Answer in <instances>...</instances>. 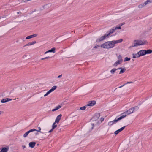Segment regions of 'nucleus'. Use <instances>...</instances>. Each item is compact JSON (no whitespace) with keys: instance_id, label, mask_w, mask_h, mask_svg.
I'll return each instance as SVG.
<instances>
[{"instance_id":"f257e3e1","label":"nucleus","mask_w":152,"mask_h":152,"mask_svg":"<svg viewBox=\"0 0 152 152\" xmlns=\"http://www.w3.org/2000/svg\"><path fill=\"white\" fill-rule=\"evenodd\" d=\"M123 40L121 39L118 40H112L107 42L101 44L100 47L101 48L109 49L113 48L115 44L121 43Z\"/></svg>"},{"instance_id":"f03ea898","label":"nucleus","mask_w":152,"mask_h":152,"mask_svg":"<svg viewBox=\"0 0 152 152\" xmlns=\"http://www.w3.org/2000/svg\"><path fill=\"white\" fill-rule=\"evenodd\" d=\"M147 43V42L145 40H135L133 43L132 47H136L139 45H143Z\"/></svg>"},{"instance_id":"7ed1b4c3","label":"nucleus","mask_w":152,"mask_h":152,"mask_svg":"<svg viewBox=\"0 0 152 152\" xmlns=\"http://www.w3.org/2000/svg\"><path fill=\"white\" fill-rule=\"evenodd\" d=\"M118 60L115 62L113 64V66L117 67L118 65L121 64L123 62L122 57L120 55H119L117 57Z\"/></svg>"},{"instance_id":"20e7f679","label":"nucleus","mask_w":152,"mask_h":152,"mask_svg":"<svg viewBox=\"0 0 152 152\" xmlns=\"http://www.w3.org/2000/svg\"><path fill=\"white\" fill-rule=\"evenodd\" d=\"M99 116V115L98 114L97 116H94L92 118V120L93 122L91 124L93 126L98 125L99 124V121L98 120Z\"/></svg>"},{"instance_id":"39448f33","label":"nucleus","mask_w":152,"mask_h":152,"mask_svg":"<svg viewBox=\"0 0 152 152\" xmlns=\"http://www.w3.org/2000/svg\"><path fill=\"white\" fill-rule=\"evenodd\" d=\"M138 109V107H134L131 108L129 110L126 111V113L127 115H129L133 113L134 110H137Z\"/></svg>"},{"instance_id":"423d86ee","label":"nucleus","mask_w":152,"mask_h":152,"mask_svg":"<svg viewBox=\"0 0 152 152\" xmlns=\"http://www.w3.org/2000/svg\"><path fill=\"white\" fill-rule=\"evenodd\" d=\"M57 88V86H53L51 89L49 91H48L44 95V97H46L50 93L53 92L54 90H56Z\"/></svg>"},{"instance_id":"0eeeda50","label":"nucleus","mask_w":152,"mask_h":152,"mask_svg":"<svg viewBox=\"0 0 152 152\" xmlns=\"http://www.w3.org/2000/svg\"><path fill=\"white\" fill-rule=\"evenodd\" d=\"M108 37V35H107L106 33L103 36H102L100 38L97 39L96 40V42H99L100 41H102L105 39L106 38Z\"/></svg>"},{"instance_id":"6e6552de","label":"nucleus","mask_w":152,"mask_h":152,"mask_svg":"<svg viewBox=\"0 0 152 152\" xmlns=\"http://www.w3.org/2000/svg\"><path fill=\"white\" fill-rule=\"evenodd\" d=\"M119 121L117 118H116L114 120L110 121L108 123V125L109 126H111L116 123L118 121Z\"/></svg>"},{"instance_id":"1a4fd4ad","label":"nucleus","mask_w":152,"mask_h":152,"mask_svg":"<svg viewBox=\"0 0 152 152\" xmlns=\"http://www.w3.org/2000/svg\"><path fill=\"white\" fill-rule=\"evenodd\" d=\"M127 115H128L127 114H126V112L125 111L122 113L121 115V116L117 118L119 121H120L126 117Z\"/></svg>"},{"instance_id":"9d476101","label":"nucleus","mask_w":152,"mask_h":152,"mask_svg":"<svg viewBox=\"0 0 152 152\" xmlns=\"http://www.w3.org/2000/svg\"><path fill=\"white\" fill-rule=\"evenodd\" d=\"M96 104V102L94 101H91L88 102L87 104V106H92Z\"/></svg>"},{"instance_id":"9b49d317","label":"nucleus","mask_w":152,"mask_h":152,"mask_svg":"<svg viewBox=\"0 0 152 152\" xmlns=\"http://www.w3.org/2000/svg\"><path fill=\"white\" fill-rule=\"evenodd\" d=\"M140 56H144L146 55L145 50H142L138 52Z\"/></svg>"},{"instance_id":"f8f14e48","label":"nucleus","mask_w":152,"mask_h":152,"mask_svg":"<svg viewBox=\"0 0 152 152\" xmlns=\"http://www.w3.org/2000/svg\"><path fill=\"white\" fill-rule=\"evenodd\" d=\"M12 100V99L8 98H7L4 99H2L1 101V103H4L7 102H8L11 101Z\"/></svg>"},{"instance_id":"ddd939ff","label":"nucleus","mask_w":152,"mask_h":152,"mask_svg":"<svg viewBox=\"0 0 152 152\" xmlns=\"http://www.w3.org/2000/svg\"><path fill=\"white\" fill-rule=\"evenodd\" d=\"M117 69L120 70L119 74L124 73L126 70V69L125 67L122 68V67H120L117 68Z\"/></svg>"},{"instance_id":"4468645a","label":"nucleus","mask_w":152,"mask_h":152,"mask_svg":"<svg viewBox=\"0 0 152 152\" xmlns=\"http://www.w3.org/2000/svg\"><path fill=\"white\" fill-rule=\"evenodd\" d=\"M148 3V2L147 1H145L144 3H142L140 4H139L138 6V8H142L143 7L145 6Z\"/></svg>"},{"instance_id":"2eb2a0df","label":"nucleus","mask_w":152,"mask_h":152,"mask_svg":"<svg viewBox=\"0 0 152 152\" xmlns=\"http://www.w3.org/2000/svg\"><path fill=\"white\" fill-rule=\"evenodd\" d=\"M116 30L115 29V28L113 27L106 34L107 35H108V36L109 37L110 35V34L113 33Z\"/></svg>"},{"instance_id":"dca6fc26","label":"nucleus","mask_w":152,"mask_h":152,"mask_svg":"<svg viewBox=\"0 0 152 152\" xmlns=\"http://www.w3.org/2000/svg\"><path fill=\"white\" fill-rule=\"evenodd\" d=\"M61 114H60L59 115H58L57 117L55 122V123H56L57 124H58L59 123L60 120L61 119Z\"/></svg>"},{"instance_id":"f3484780","label":"nucleus","mask_w":152,"mask_h":152,"mask_svg":"<svg viewBox=\"0 0 152 152\" xmlns=\"http://www.w3.org/2000/svg\"><path fill=\"white\" fill-rule=\"evenodd\" d=\"M34 130H34V129H30V130H29L26 133H25L23 135V137H27V136L28 135V134L30 132H34Z\"/></svg>"},{"instance_id":"a211bd4d","label":"nucleus","mask_w":152,"mask_h":152,"mask_svg":"<svg viewBox=\"0 0 152 152\" xmlns=\"http://www.w3.org/2000/svg\"><path fill=\"white\" fill-rule=\"evenodd\" d=\"M9 149V147L7 146L5 147H4L1 148L0 152H7Z\"/></svg>"},{"instance_id":"6ab92c4d","label":"nucleus","mask_w":152,"mask_h":152,"mask_svg":"<svg viewBox=\"0 0 152 152\" xmlns=\"http://www.w3.org/2000/svg\"><path fill=\"white\" fill-rule=\"evenodd\" d=\"M125 126H124L120 128L119 129L115 131L114 133L116 135L118 134L119 132L122 131L125 128Z\"/></svg>"},{"instance_id":"aec40b11","label":"nucleus","mask_w":152,"mask_h":152,"mask_svg":"<svg viewBox=\"0 0 152 152\" xmlns=\"http://www.w3.org/2000/svg\"><path fill=\"white\" fill-rule=\"evenodd\" d=\"M36 142H30L29 144V147L33 148H34L35 145H36Z\"/></svg>"},{"instance_id":"412c9836","label":"nucleus","mask_w":152,"mask_h":152,"mask_svg":"<svg viewBox=\"0 0 152 152\" xmlns=\"http://www.w3.org/2000/svg\"><path fill=\"white\" fill-rule=\"evenodd\" d=\"M36 43V42L35 41H34L31 42H29L26 45H25V46H30L32 45H33L34 44Z\"/></svg>"},{"instance_id":"4be33fe9","label":"nucleus","mask_w":152,"mask_h":152,"mask_svg":"<svg viewBox=\"0 0 152 152\" xmlns=\"http://www.w3.org/2000/svg\"><path fill=\"white\" fill-rule=\"evenodd\" d=\"M132 56L133 58H137L140 57L138 52L136 53L132 54Z\"/></svg>"},{"instance_id":"5701e85b","label":"nucleus","mask_w":152,"mask_h":152,"mask_svg":"<svg viewBox=\"0 0 152 152\" xmlns=\"http://www.w3.org/2000/svg\"><path fill=\"white\" fill-rule=\"evenodd\" d=\"M118 70V69L116 68H113L110 71V73L112 74H113L115 72V71Z\"/></svg>"},{"instance_id":"b1692460","label":"nucleus","mask_w":152,"mask_h":152,"mask_svg":"<svg viewBox=\"0 0 152 152\" xmlns=\"http://www.w3.org/2000/svg\"><path fill=\"white\" fill-rule=\"evenodd\" d=\"M34 129V130H34V131H37L38 132H40V133H42V132L41 131V129L40 127H37V129Z\"/></svg>"},{"instance_id":"393cba45","label":"nucleus","mask_w":152,"mask_h":152,"mask_svg":"<svg viewBox=\"0 0 152 152\" xmlns=\"http://www.w3.org/2000/svg\"><path fill=\"white\" fill-rule=\"evenodd\" d=\"M146 54H150L152 53V50L150 49H149L147 50H145Z\"/></svg>"},{"instance_id":"a878e982","label":"nucleus","mask_w":152,"mask_h":152,"mask_svg":"<svg viewBox=\"0 0 152 152\" xmlns=\"http://www.w3.org/2000/svg\"><path fill=\"white\" fill-rule=\"evenodd\" d=\"M56 48H52L50 50H49L50 53H53L55 52Z\"/></svg>"},{"instance_id":"bb28decb","label":"nucleus","mask_w":152,"mask_h":152,"mask_svg":"<svg viewBox=\"0 0 152 152\" xmlns=\"http://www.w3.org/2000/svg\"><path fill=\"white\" fill-rule=\"evenodd\" d=\"M57 123H55V122H54L53 124L52 125V128H53V129H54L55 128L57 127V125L56 124Z\"/></svg>"},{"instance_id":"cd10ccee","label":"nucleus","mask_w":152,"mask_h":152,"mask_svg":"<svg viewBox=\"0 0 152 152\" xmlns=\"http://www.w3.org/2000/svg\"><path fill=\"white\" fill-rule=\"evenodd\" d=\"M130 59H131L130 58L126 57L124 59V61L126 62V61H129L130 60Z\"/></svg>"},{"instance_id":"c85d7f7f","label":"nucleus","mask_w":152,"mask_h":152,"mask_svg":"<svg viewBox=\"0 0 152 152\" xmlns=\"http://www.w3.org/2000/svg\"><path fill=\"white\" fill-rule=\"evenodd\" d=\"M115 28V29L116 30L117 29H121V27H120L118 25L114 27Z\"/></svg>"},{"instance_id":"c756f323","label":"nucleus","mask_w":152,"mask_h":152,"mask_svg":"<svg viewBox=\"0 0 152 152\" xmlns=\"http://www.w3.org/2000/svg\"><path fill=\"white\" fill-rule=\"evenodd\" d=\"M133 82H132V81H131V82H127V83H126L125 84H124L123 86H120L119 87V88H121L123 86H125L126 84H129V83H133Z\"/></svg>"},{"instance_id":"7c9ffc66","label":"nucleus","mask_w":152,"mask_h":152,"mask_svg":"<svg viewBox=\"0 0 152 152\" xmlns=\"http://www.w3.org/2000/svg\"><path fill=\"white\" fill-rule=\"evenodd\" d=\"M87 107V105H86V106L80 107V109L82 110H84L86 109Z\"/></svg>"},{"instance_id":"2f4dec72","label":"nucleus","mask_w":152,"mask_h":152,"mask_svg":"<svg viewBox=\"0 0 152 152\" xmlns=\"http://www.w3.org/2000/svg\"><path fill=\"white\" fill-rule=\"evenodd\" d=\"M125 24V23L124 22H123L119 24L118 25L120 27L122 26L123 25H124Z\"/></svg>"},{"instance_id":"473e14b6","label":"nucleus","mask_w":152,"mask_h":152,"mask_svg":"<svg viewBox=\"0 0 152 152\" xmlns=\"http://www.w3.org/2000/svg\"><path fill=\"white\" fill-rule=\"evenodd\" d=\"M50 58V56H47V57H45L44 58H42L41 59V60H44V59H46Z\"/></svg>"},{"instance_id":"72a5a7b5","label":"nucleus","mask_w":152,"mask_h":152,"mask_svg":"<svg viewBox=\"0 0 152 152\" xmlns=\"http://www.w3.org/2000/svg\"><path fill=\"white\" fill-rule=\"evenodd\" d=\"M61 107V106L60 105H58L56 107H55L56 108V109L58 110Z\"/></svg>"},{"instance_id":"f704fd0d","label":"nucleus","mask_w":152,"mask_h":152,"mask_svg":"<svg viewBox=\"0 0 152 152\" xmlns=\"http://www.w3.org/2000/svg\"><path fill=\"white\" fill-rule=\"evenodd\" d=\"M100 47V46L99 45H97L95 46L94 47V48L95 49H96V48H99V47Z\"/></svg>"},{"instance_id":"c9c22d12","label":"nucleus","mask_w":152,"mask_h":152,"mask_svg":"<svg viewBox=\"0 0 152 152\" xmlns=\"http://www.w3.org/2000/svg\"><path fill=\"white\" fill-rule=\"evenodd\" d=\"M31 38V37L30 35L27 37L26 38V39H30Z\"/></svg>"},{"instance_id":"e433bc0d","label":"nucleus","mask_w":152,"mask_h":152,"mask_svg":"<svg viewBox=\"0 0 152 152\" xmlns=\"http://www.w3.org/2000/svg\"><path fill=\"white\" fill-rule=\"evenodd\" d=\"M104 120V118H100L101 122L102 123Z\"/></svg>"},{"instance_id":"4c0bfd02","label":"nucleus","mask_w":152,"mask_h":152,"mask_svg":"<svg viewBox=\"0 0 152 152\" xmlns=\"http://www.w3.org/2000/svg\"><path fill=\"white\" fill-rule=\"evenodd\" d=\"M62 76V75H59L57 77H58V78H60Z\"/></svg>"},{"instance_id":"58836bf2","label":"nucleus","mask_w":152,"mask_h":152,"mask_svg":"<svg viewBox=\"0 0 152 152\" xmlns=\"http://www.w3.org/2000/svg\"><path fill=\"white\" fill-rule=\"evenodd\" d=\"M57 110L56 109V107L54 109H53V110H52V111L53 112H54V111H55L56 110Z\"/></svg>"},{"instance_id":"ea45409f","label":"nucleus","mask_w":152,"mask_h":152,"mask_svg":"<svg viewBox=\"0 0 152 152\" xmlns=\"http://www.w3.org/2000/svg\"><path fill=\"white\" fill-rule=\"evenodd\" d=\"M53 128H52L48 132H49V133L51 132H52V131H53Z\"/></svg>"},{"instance_id":"a19ab883","label":"nucleus","mask_w":152,"mask_h":152,"mask_svg":"<svg viewBox=\"0 0 152 152\" xmlns=\"http://www.w3.org/2000/svg\"><path fill=\"white\" fill-rule=\"evenodd\" d=\"M148 2L151 3L152 2V0H147Z\"/></svg>"},{"instance_id":"79ce46f5","label":"nucleus","mask_w":152,"mask_h":152,"mask_svg":"<svg viewBox=\"0 0 152 152\" xmlns=\"http://www.w3.org/2000/svg\"><path fill=\"white\" fill-rule=\"evenodd\" d=\"M34 37H36L37 36V34H33Z\"/></svg>"},{"instance_id":"37998d69","label":"nucleus","mask_w":152,"mask_h":152,"mask_svg":"<svg viewBox=\"0 0 152 152\" xmlns=\"http://www.w3.org/2000/svg\"><path fill=\"white\" fill-rule=\"evenodd\" d=\"M48 53H50L49 52V50H48L47 51H46V52H45V54H46Z\"/></svg>"},{"instance_id":"c03bdc74","label":"nucleus","mask_w":152,"mask_h":152,"mask_svg":"<svg viewBox=\"0 0 152 152\" xmlns=\"http://www.w3.org/2000/svg\"><path fill=\"white\" fill-rule=\"evenodd\" d=\"M20 13H21V12L20 11H18V12H17V13L18 14H20Z\"/></svg>"},{"instance_id":"a18cd8bd","label":"nucleus","mask_w":152,"mask_h":152,"mask_svg":"<svg viewBox=\"0 0 152 152\" xmlns=\"http://www.w3.org/2000/svg\"><path fill=\"white\" fill-rule=\"evenodd\" d=\"M22 147L23 149H24V148H26V146H25V145L22 146Z\"/></svg>"},{"instance_id":"49530a36","label":"nucleus","mask_w":152,"mask_h":152,"mask_svg":"<svg viewBox=\"0 0 152 152\" xmlns=\"http://www.w3.org/2000/svg\"><path fill=\"white\" fill-rule=\"evenodd\" d=\"M31 37V38H33V37H34V36L33 35H30Z\"/></svg>"},{"instance_id":"de8ad7c7","label":"nucleus","mask_w":152,"mask_h":152,"mask_svg":"<svg viewBox=\"0 0 152 152\" xmlns=\"http://www.w3.org/2000/svg\"><path fill=\"white\" fill-rule=\"evenodd\" d=\"M35 135H38V133H36L35 134Z\"/></svg>"},{"instance_id":"09e8293b","label":"nucleus","mask_w":152,"mask_h":152,"mask_svg":"<svg viewBox=\"0 0 152 152\" xmlns=\"http://www.w3.org/2000/svg\"><path fill=\"white\" fill-rule=\"evenodd\" d=\"M1 112L0 111V114H1Z\"/></svg>"}]
</instances>
